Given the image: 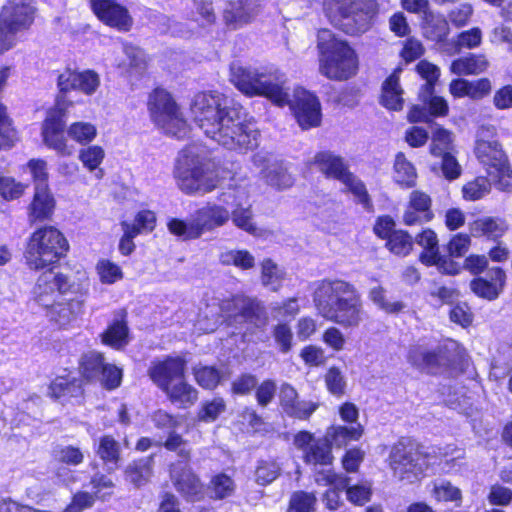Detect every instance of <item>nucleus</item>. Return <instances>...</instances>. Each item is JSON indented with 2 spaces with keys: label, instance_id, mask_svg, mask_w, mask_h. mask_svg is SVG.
<instances>
[{
  "label": "nucleus",
  "instance_id": "nucleus-1",
  "mask_svg": "<svg viewBox=\"0 0 512 512\" xmlns=\"http://www.w3.org/2000/svg\"><path fill=\"white\" fill-rule=\"evenodd\" d=\"M191 113L207 137L229 150L244 152L259 145L260 133L255 123L246 119L241 107L227 106L219 92L195 95Z\"/></svg>",
  "mask_w": 512,
  "mask_h": 512
},
{
  "label": "nucleus",
  "instance_id": "nucleus-2",
  "mask_svg": "<svg viewBox=\"0 0 512 512\" xmlns=\"http://www.w3.org/2000/svg\"><path fill=\"white\" fill-rule=\"evenodd\" d=\"M89 291L90 279L86 271L68 275L49 269L38 276L31 301L42 308L51 321L64 327L84 313Z\"/></svg>",
  "mask_w": 512,
  "mask_h": 512
},
{
  "label": "nucleus",
  "instance_id": "nucleus-3",
  "mask_svg": "<svg viewBox=\"0 0 512 512\" xmlns=\"http://www.w3.org/2000/svg\"><path fill=\"white\" fill-rule=\"evenodd\" d=\"M230 81L243 94L265 96L278 106L289 105L298 124L303 129L317 126L319 109L317 97L304 88H296L288 99L280 85L277 71L244 67L238 63L230 66Z\"/></svg>",
  "mask_w": 512,
  "mask_h": 512
},
{
  "label": "nucleus",
  "instance_id": "nucleus-4",
  "mask_svg": "<svg viewBox=\"0 0 512 512\" xmlns=\"http://www.w3.org/2000/svg\"><path fill=\"white\" fill-rule=\"evenodd\" d=\"M174 177L179 189L188 195L210 193L219 183L217 173L211 168L206 148L196 143L179 152Z\"/></svg>",
  "mask_w": 512,
  "mask_h": 512
},
{
  "label": "nucleus",
  "instance_id": "nucleus-5",
  "mask_svg": "<svg viewBox=\"0 0 512 512\" xmlns=\"http://www.w3.org/2000/svg\"><path fill=\"white\" fill-rule=\"evenodd\" d=\"M363 304L354 285L344 280H322V317L344 328L358 327Z\"/></svg>",
  "mask_w": 512,
  "mask_h": 512
},
{
  "label": "nucleus",
  "instance_id": "nucleus-6",
  "mask_svg": "<svg viewBox=\"0 0 512 512\" xmlns=\"http://www.w3.org/2000/svg\"><path fill=\"white\" fill-rule=\"evenodd\" d=\"M259 310V304L254 299L242 294L234 295L207 304L199 314L195 329L198 332L210 333L223 321L229 324L252 321L258 315Z\"/></svg>",
  "mask_w": 512,
  "mask_h": 512
},
{
  "label": "nucleus",
  "instance_id": "nucleus-7",
  "mask_svg": "<svg viewBox=\"0 0 512 512\" xmlns=\"http://www.w3.org/2000/svg\"><path fill=\"white\" fill-rule=\"evenodd\" d=\"M322 5L331 24L351 35L368 30L377 6L375 0H324Z\"/></svg>",
  "mask_w": 512,
  "mask_h": 512
},
{
  "label": "nucleus",
  "instance_id": "nucleus-8",
  "mask_svg": "<svg viewBox=\"0 0 512 512\" xmlns=\"http://www.w3.org/2000/svg\"><path fill=\"white\" fill-rule=\"evenodd\" d=\"M69 244L64 235L55 227L37 229L29 238L25 259L33 270L44 269L65 257Z\"/></svg>",
  "mask_w": 512,
  "mask_h": 512
},
{
  "label": "nucleus",
  "instance_id": "nucleus-9",
  "mask_svg": "<svg viewBox=\"0 0 512 512\" xmlns=\"http://www.w3.org/2000/svg\"><path fill=\"white\" fill-rule=\"evenodd\" d=\"M322 72L330 79L346 80L355 75L358 59L355 51L347 42L322 29Z\"/></svg>",
  "mask_w": 512,
  "mask_h": 512
},
{
  "label": "nucleus",
  "instance_id": "nucleus-10",
  "mask_svg": "<svg viewBox=\"0 0 512 512\" xmlns=\"http://www.w3.org/2000/svg\"><path fill=\"white\" fill-rule=\"evenodd\" d=\"M230 219V211L216 203H207L192 215L189 223L172 218L167 227L171 234L184 240L199 238L203 233L225 225Z\"/></svg>",
  "mask_w": 512,
  "mask_h": 512
},
{
  "label": "nucleus",
  "instance_id": "nucleus-11",
  "mask_svg": "<svg viewBox=\"0 0 512 512\" xmlns=\"http://www.w3.org/2000/svg\"><path fill=\"white\" fill-rule=\"evenodd\" d=\"M428 455L423 446L410 439L398 441L390 453V467L400 480L413 482L428 468Z\"/></svg>",
  "mask_w": 512,
  "mask_h": 512
},
{
  "label": "nucleus",
  "instance_id": "nucleus-12",
  "mask_svg": "<svg viewBox=\"0 0 512 512\" xmlns=\"http://www.w3.org/2000/svg\"><path fill=\"white\" fill-rule=\"evenodd\" d=\"M148 107L154 123L164 133L178 139L188 134V125L167 91L155 89L149 97Z\"/></svg>",
  "mask_w": 512,
  "mask_h": 512
},
{
  "label": "nucleus",
  "instance_id": "nucleus-13",
  "mask_svg": "<svg viewBox=\"0 0 512 512\" xmlns=\"http://www.w3.org/2000/svg\"><path fill=\"white\" fill-rule=\"evenodd\" d=\"M34 13L31 0H8L0 14V53L14 46L16 33L29 28Z\"/></svg>",
  "mask_w": 512,
  "mask_h": 512
},
{
  "label": "nucleus",
  "instance_id": "nucleus-14",
  "mask_svg": "<svg viewBox=\"0 0 512 512\" xmlns=\"http://www.w3.org/2000/svg\"><path fill=\"white\" fill-rule=\"evenodd\" d=\"M65 113L66 106L58 99L55 107L48 110L41 129L44 144L60 156H70L74 152L64 135Z\"/></svg>",
  "mask_w": 512,
  "mask_h": 512
},
{
  "label": "nucleus",
  "instance_id": "nucleus-15",
  "mask_svg": "<svg viewBox=\"0 0 512 512\" xmlns=\"http://www.w3.org/2000/svg\"><path fill=\"white\" fill-rule=\"evenodd\" d=\"M474 153L488 171L503 167L508 161V156L497 139L496 128L492 125H483L477 131Z\"/></svg>",
  "mask_w": 512,
  "mask_h": 512
},
{
  "label": "nucleus",
  "instance_id": "nucleus-16",
  "mask_svg": "<svg viewBox=\"0 0 512 512\" xmlns=\"http://www.w3.org/2000/svg\"><path fill=\"white\" fill-rule=\"evenodd\" d=\"M80 372L88 381H99L107 389H115L122 380V371L112 364L104 362L101 353L90 351L80 361Z\"/></svg>",
  "mask_w": 512,
  "mask_h": 512
},
{
  "label": "nucleus",
  "instance_id": "nucleus-17",
  "mask_svg": "<svg viewBox=\"0 0 512 512\" xmlns=\"http://www.w3.org/2000/svg\"><path fill=\"white\" fill-rule=\"evenodd\" d=\"M363 434L364 427L360 423L352 426L331 425L328 427L322 437V466L332 463V448H344L349 442L358 441Z\"/></svg>",
  "mask_w": 512,
  "mask_h": 512
},
{
  "label": "nucleus",
  "instance_id": "nucleus-18",
  "mask_svg": "<svg viewBox=\"0 0 512 512\" xmlns=\"http://www.w3.org/2000/svg\"><path fill=\"white\" fill-rule=\"evenodd\" d=\"M100 85V75L91 69L82 71L65 69L57 78V87L61 94L76 90L86 96H92L97 92Z\"/></svg>",
  "mask_w": 512,
  "mask_h": 512
},
{
  "label": "nucleus",
  "instance_id": "nucleus-19",
  "mask_svg": "<svg viewBox=\"0 0 512 512\" xmlns=\"http://www.w3.org/2000/svg\"><path fill=\"white\" fill-rule=\"evenodd\" d=\"M407 360L412 366L432 374L438 373L451 363L448 348L442 345L433 350H428L422 345H414L408 351Z\"/></svg>",
  "mask_w": 512,
  "mask_h": 512
},
{
  "label": "nucleus",
  "instance_id": "nucleus-20",
  "mask_svg": "<svg viewBox=\"0 0 512 512\" xmlns=\"http://www.w3.org/2000/svg\"><path fill=\"white\" fill-rule=\"evenodd\" d=\"M253 165L260 169V176L268 185L277 189H286L293 185L294 179L288 168L268 154L259 152L252 158Z\"/></svg>",
  "mask_w": 512,
  "mask_h": 512
},
{
  "label": "nucleus",
  "instance_id": "nucleus-21",
  "mask_svg": "<svg viewBox=\"0 0 512 512\" xmlns=\"http://www.w3.org/2000/svg\"><path fill=\"white\" fill-rule=\"evenodd\" d=\"M90 6L97 18L104 24L119 31H128L133 20L128 10L115 0H90Z\"/></svg>",
  "mask_w": 512,
  "mask_h": 512
},
{
  "label": "nucleus",
  "instance_id": "nucleus-22",
  "mask_svg": "<svg viewBox=\"0 0 512 512\" xmlns=\"http://www.w3.org/2000/svg\"><path fill=\"white\" fill-rule=\"evenodd\" d=\"M185 366L183 358L167 357L164 360L153 361L148 369V374L160 389H169V386L175 381L184 378Z\"/></svg>",
  "mask_w": 512,
  "mask_h": 512
},
{
  "label": "nucleus",
  "instance_id": "nucleus-23",
  "mask_svg": "<svg viewBox=\"0 0 512 512\" xmlns=\"http://www.w3.org/2000/svg\"><path fill=\"white\" fill-rule=\"evenodd\" d=\"M170 477L176 490L189 500H198L203 494V486L198 476L188 465V461H178L171 465Z\"/></svg>",
  "mask_w": 512,
  "mask_h": 512
},
{
  "label": "nucleus",
  "instance_id": "nucleus-24",
  "mask_svg": "<svg viewBox=\"0 0 512 512\" xmlns=\"http://www.w3.org/2000/svg\"><path fill=\"white\" fill-rule=\"evenodd\" d=\"M505 280V272L500 267H491L485 276L474 278L470 282V289L478 297L492 301L503 291Z\"/></svg>",
  "mask_w": 512,
  "mask_h": 512
},
{
  "label": "nucleus",
  "instance_id": "nucleus-25",
  "mask_svg": "<svg viewBox=\"0 0 512 512\" xmlns=\"http://www.w3.org/2000/svg\"><path fill=\"white\" fill-rule=\"evenodd\" d=\"M431 205L432 200L427 193L419 190L412 191L402 216L403 223L411 226L431 221L434 217Z\"/></svg>",
  "mask_w": 512,
  "mask_h": 512
},
{
  "label": "nucleus",
  "instance_id": "nucleus-26",
  "mask_svg": "<svg viewBox=\"0 0 512 512\" xmlns=\"http://www.w3.org/2000/svg\"><path fill=\"white\" fill-rule=\"evenodd\" d=\"M229 196L233 197L236 203V207L230 212V218H232L234 225L253 236H259L260 229L253 222L251 205L243 206L249 198L247 189L236 187L233 193H229Z\"/></svg>",
  "mask_w": 512,
  "mask_h": 512
},
{
  "label": "nucleus",
  "instance_id": "nucleus-27",
  "mask_svg": "<svg viewBox=\"0 0 512 512\" xmlns=\"http://www.w3.org/2000/svg\"><path fill=\"white\" fill-rule=\"evenodd\" d=\"M260 0H236L229 3L224 11V21L231 29L249 23L260 11Z\"/></svg>",
  "mask_w": 512,
  "mask_h": 512
},
{
  "label": "nucleus",
  "instance_id": "nucleus-28",
  "mask_svg": "<svg viewBox=\"0 0 512 512\" xmlns=\"http://www.w3.org/2000/svg\"><path fill=\"white\" fill-rule=\"evenodd\" d=\"M280 401L284 412L298 419H307L317 409L316 404L298 401L296 390L288 384L281 387Z\"/></svg>",
  "mask_w": 512,
  "mask_h": 512
},
{
  "label": "nucleus",
  "instance_id": "nucleus-29",
  "mask_svg": "<svg viewBox=\"0 0 512 512\" xmlns=\"http://www.w3.org/2000/svg\"><path fill=\"white\" fill-rule=\"evenodd\" d=\"M55 209V199L48 187L35 189L33 201L29 207V219L32 222L49 219Z\"/></svg>",
  "mask_w": 512,
  "mask_h": 512
},
{
  "label": "nucleus",
  "instance_id": "nucleus-30",
  "mask_svg": "<svg viewBox=\"0 0 512 512\" xmlns=\"http://www.w3.org/2000/svg\"><path fill=\"white\" fill-rule=\"evenodd\" d=\"M392 73L382 84L381 104L389 110L399 111L403 108V89L399 84L398 72Z\"/></svg>",
  "mask_w": 512,
  "mask_h": 512
},
{
  "label": "nucleus",
  "instance_id": "nucleus-31",
  "mask_svg": "<svg viewBox=\"0 0 512 512\" xmlns=\"http://www.w3.org/2000/svg\"><path fill=\"white\" fill-rule=\"evenodd\" d=\"M507 229L506 221L498 217H482L470 224V231L473 236H486L493 240L502 237Z\"/></svg>",
  "mask_w": 512,
  "mask_h": 512
},
{
  "label": "nucleus",
  "instance_id": "nucleus-32",
  "mask_svg": "<svg viewBox=\"0 0 512 512\" xmlns=\"http://www.w3.org/2000/svg\"><path fill=\"white\" fill-rule=\"evenodd\" d=\"M322 481H325L327 485L331 486L329 490L325 492L326 506L330 510H336L340 505V493L347 488L349 479L342 473L332 472L330 470L324 472L322 470Z\"/></svg>",
  "mask_w": 512,
  "mask_h": 512
},
{
  "label": "nucleus",
  "instance_id": "nucleus-33",
  "mask_svg": "<svg viewBox=\"0 0 512 512\" xmlns=\"http://www.w3.org/2000/svg\"><path fill=\"white\" fill-rule=\"evenodd\" d=\"M102 337L105 344L116 349H120L128 344L129 331L123 313L116 316Z\"/></svg>",
  "mask_w": 512,
  "mask_h": 512
},
{
  "label": "nucleus",
  "instance_id": "nucleus-34",
  "mask_svg": "<svg viewBox=\"0 0 512 512\" xmlns=\"http://www.w3.org/2000/svg\"><path fill=\"white\" fill-rule=\"evenodd\" d=\"M322 173L341 183L353 174L349 170L347 162L341 156L330 151L322 152Z\"/></svg>",
  "mask_w": 512,
  "mask_h": 512
},
{
  "label": "nucleus",
  "instance_id": "nucleus-35",
  "mask_svg": "<svg viewBox=\"0 0 512 512\" xmlns=\"http://www.w3.org/2000/svg\"><path fill=\"white\" fill-rule=\"evenodd\" d=\"M488 61L483 55L469 54L468 56L458 58L451 63V72L461 75H476L484 72L488 68Z\"/></svg>",
  "mask_w": 512,
  "mask_h": 512
},
{
  "label": "nucleus",
  "instance_id": "nucleus-36",
  "mask_svg": "<svg viewBox=\"0 0 512 512\" xmlns=\"http://www.w3.org/2000/svg\"><path fill=\"white\" fill-rule=\"evenodd\" d=\"M415 242L424 249L420 255V261L422 263L432 266V264L439 260L438 239L433 230H423L416 236Z\"/></svg>",
  "mask_w": 512,
  "mask_h": 512
},
{
  "label": "nucleus",
  "instance_id": "nucleus-37",
  "mask_svg": "<svg viewBox=\"0 0 512 512\" xmlns=\"http://www.w3.org/2000/svg\"><path fill=\"white\" fill-rule=\"evenodd\" d=\"M417 172L414 165L406 159L403 152H398L394 161V180L405 188L416 185Z\"/></svg>",
  "mask_w": 512,
  "mask_h": 512
},
{
  "label": "nucleus",
  "instance_id": "nucleus-38",
  "mask_svg": "<svg viewBox=\"0 0 512 512\" xmlns=\"http://www.w3.org/2000/svg\"><path fill=\"white\" fill-rule=\"evenodd\" d=\"M294 443L307 464L316 466L320 462V441L312 434L302 431L295 436Z\"/></svg>",
  "mask_w": 512,
  "mask_h": 512
},
{
  "label": "nucleus",
  "instance_id": "nucleus-39",
  "mask_svg": "<svg viewBox=\"0 0 512 512\" xmlns=\"http://www.w3.org/2000/svg\"><path fill=\"white\" fill-rule=\"evenodd\" d=\"M50 395L55 399L66 396L77 397L82 393L80 382L70 375L56 377L50 387Z\"/></svg>",
  "mask_w": 512,
  "mask_h": 512
},
{
  "label": "nucleus",
  "instance_id": "nucleus-40",
  "mask_svg": "<svg viewBox=\"0 0 512 512\" xmlns=\"http://www.w3.org/2000/svg\"><path fill=\"white\" fill-rule=\"evenodd\" d=\"M96 453L105 463L108 472H113L118 467L120 446L113 437H102Z\"/></svg>",
  "mask_w": 512,
  "mask_h": 512
},
{
  "label": "nucleus",
  "instance_id": "nucleus-41",
  "mask_svg": "<svg viewBox=\"0 0 512 512\" xmlns=\"http://www.w3.org/2000/svg\"><path fill=\"white\" fill-rule=\"evenodd\" d=\"M152 466V457L134 461L125 470L127 480L138 487L146 484L152 475Z\"/></svg>",
  "mask_w": 512,
  "mask_h": 512
},
{
  "label": "nucleus",
  "instance_id": "nucleus-42",
  "mask_svg": "<svg viewBox=\"0 0 512 512\" xmlns=\"http://www.w3.org/2000/svg\"><path fill=\"white\" fill-rule=\"evenodd\" d=\"M424 34L432 41H442L446 38L449 32L447 20L442 15H436L432 12H427L424 17Z\"/></svg>",
  "mask_w": 512,
  "mask_h": 512
},
{
  "label": "nucleus",
  "instance_id": "nucleus-43",
  "mask_svg": "<svg viewBox=\"0 0 512 512\" xmlns=\"http://www.w3.org/2000/svg\"><path fill=\"white\" fill-rule=\"evenodd\" d=\"M169 398L182 406L193 404L197 400V391L189 384L181 380L175 381L169 389H163Z\"/></svg>",
  "mask_w": 512,
  "mask_h": 512
},
{
  "label": "nucleus",
  "instance_id": "nucleus-44",
  "mask_svg": "<svg viewBox=\"0 0 512 512\" xmlns=\"http://www.w3.org/2000/svg\"><path fill=\"white\" fill-rule=\"evenodd\" d=\"M66 132L71 140L83 146L90 144L97 136L96 126L86 121L73 122Z\"/></svg>",
  "mask_w": 512,
  "mask_h": 512
},
{
  "label": "nucleus",
  "instance_id": "nucleus-45",
  "mask_svg": "<svg viewBox=\"0 0 512 512\" xmlns=\"http://www.w3.org/2000/svg\"><path fill=\"white\" fill-rule=\"evenodd\" d=\"M105 157V151L101 146L90 145L79 151V160L83 166L89 171H96V177L102 178L103 170L99 169L100 164L103 162Z\"/></svg>",
  "mask_w": 512,
  "mask_h": 512
},
{
  "label": "nucleus",
  "instance_id": "nucleus-46",
  "mask_svg": "<svg viewBox=\"0 0 512 512\" xmlns=\"http://www.w3.org/2000/svg\"><path fill=\"white\" fill-rule=\"evenodd\" d=\"M261 281L265 287L277 291L285 277V272L273 260L265 259L262 264Z\"/></svg>",
  "mask_w": 512,
  "mask_h": 512
},
{
  "label": "nucleus",
  "instance_id": "nucleus-47",
  "mask_svg": "<svg viewBox=\"0 0 512 512\" xmlns=\"http://www.w3.org/2000/svg\"><path fill=\"white\" fill-rule=\"evenodd\" d=\"M188 16L201 26L211 25L216 19L213 5L209 0H193Z\"/></svg>",
  "mask_w": 512,
  "mask_h": 512
},
{
  "label": "nucleus",
  "instance_id": "nucleus-48",
  "mask_svg": "<svg viewBox=\"0 0 512 512\" xmlns=\"http://www.w3.org/2000/svg\"><path fill=\"white\" fill-rule=\"evenodd\" d=\"M345 187L351 192L358 204H360L366 211L373 210V203L371 197L366 189L364 182L356 175L352 174L343 182Z\"/></svg>",
  "mask_w": 512,
  "mask_h": 512
},
{
  "label": "nucleus",
  "instance_id": "nucleus-49",
  "mask_svg": "<svg viewBox=\"0 0 512 512\" xmlns=\"http://www.w3.org/2000/svg\"><path fill=\"white\" fill-rule=\"evenodd\" d=\"M324 381L328 392L334 397L341 398L346 393L347 381L340 368L335 366L329 368Z\"/></svg>",
  "mask_w": 512,
  "mask_h": 512
},
{
  "label": "nucleus",
  "instance_id": "nucleus-50",
  "mask_svg": "<svg viewBox=\"0 0 512 512\" xmlns=\"http://www.w3.org/2000/svg\"><path fill=\"white\" fill-rule=\"evenodd\" d=\"M221 263L225 265H234L243 270L254 267L255 258L247 250H229L220 255Z\"/></svg>",
  "mask_w": 512,
  "mask_h": 512
},
{
  "label": "nucleus",
  "instance_id": "nucleus-51",
  "mask_svg": "<svg viewBox=\"0 0 512 512\" xmlns=\"http://www.w3.org/2000/svg\"><path fill=\"white\" fill-rule=\"evenodd\" d=\"M96 272L103 284H114L123 278L121 267L109 259H100L96 264Z\"/></svg>",
  "mask_w": 512,
  "mask_h": 512
},
{
  "label": "nucleus",
  "instance_id": "nucleus-52",
  "mask_svg": "<svg viewBox=\"0 0 512 512\" xmlns=\"http://www.w3.org/2000/svg\"><path fill=\"white\" fill-rule=\"evenodd\" d=\"M166 440L163 441L162 437L155 441V445L164 446L167 450L175 451L178 455L183 458V461H188L190 457V449L187 447V443L183 440L182 436L176 433V430H172L165 434Z\"/></svg>",
  "mask_w": 512,
  "mask_h": 512
},
{
  "label": "nucleus",
  "instance_id": "nucleus-53",
  "mask_svg": "<svg viewBox=\"0 0 512 512\" xmlns=\"http://www.w3.org/2000/svg\"><path fill=\"white\" fill-rule=\"evenodd\" d=\"M452 150L451 133L443 128H438L433 133L430 145V153L435 157H441L450 154Z\"/></svg>",
  "mask_w": 512,
  "mask_h": 512
},
{
  "label": "nucleus",
  "instance_id": "nucleus-54",
  "mask_svg": "<svg viewBox=\"0 0 512 512\" xmlns=\"http://www.w3.org/2000/svg\"><path fill=\"white\" fill-rule=\"evenodd\" d=\"M209 489L217 499H224L233 494L235 490L234 480L225 473H219L212 477Z\"/></svg>",
  "mask_w": 512,
  "mask_h": 512
},
{
  "label": "nucleus",
  "instance_id": "nucleus-55",
  "mask_svg": "<svg viewBox=\"0 0 512 512\" xmlns=\"http://www.w3.org/2000/svg\"><path fill=\"white\" fill-rule=\"evenodd\" d=\"M491 184L486 177H477L462 187L463 197L469 201L483 198L490 192Z\"/></svg>",
  "mask_w": 512,
  "mask_h": 512
},
{
  "label": "nucleus",
  "instance_id": "nucleus-56",
  "mask_svg": "<svg viewBox=\"0 0 512 512\" xmlns=\"http://www.w3.org/2000/svg\"><path fill=\"white\" fill-rule=\"evenodd\" d=\"M438 158L439 162H435L432 164V170L437 171L439 169L442 172L443 176L449 181L455 180L460 177L462 173V168L458 163L457 159L452 155V153L446 154Z\"/></svg>",
  "mask_w": 512,
  "mask_h": 512
},
{
  "label": "nucleus",
  "instance_id": "nucleus-57",
  "mask_svg": "<svg viewBox=\"0 0 512 512\" xmlns=\"http://www.w3.org/2000/svg\"><path fill=\"white\" fill-rule=\"evenodd\" d=\"M413 246L412 237L405 231H394L387 241V247L396 255H407Z\"/></svg>",
  "mask_w": 512,
  "mask_h": 512
},
{
  "label": "nucleus",
  "instance_id": "nucleus-58",
  "mask_svg": "<svg viewBox=\"0 0 512 512\" xmlns=\"http://www.w3.org/2000/svg\"><path fill=\"white\" fill-rule=\"evenodd\" d=\"M369 298L374 304L387 313H398L405 308V304L403 302L387 301L385 299V290L381 286L372 288L369 292Z\"/></svg>",
  "mask_w": 512,
  "mask_h": 512
},
{
  "label": "nucleus",
  "instance_id": "nucleus-59",
  "mask_svg": "<svg viewBox=\"0 0 512 512\" xmlns=\"http://www.w3.org/2000/svg\"><path fill=\"white\" fill-rule=\"evenodd\" d=\"M128 226L133 227L136 234L150 233L156 226V215L151 210L139 211L133 222H128Z\"/></svg>",
  "mask_w": 512,
  "mask_h": 512
},
{
  "label": "nucleus",
  "instance_id": "nucleus-60",
  "mask_svg": "<svg viewBox=\"0 0 512 512\" xmlns=\"http://www.w3.org/2000/svg\"><path fill=\"white\" fill-rule=\"evenodd\" d=\"M345 490L347 499L355 505L363 506L371 499L372 487L369 483L357 484L351 487L347 486Z\"/></svg>",
  "mask_w": 512,
  "mask_h": 512
},
{
  "label": "nucleus",
  "instance_id": "nucleus-61",
  "mask_svg": "<svg viewBox=\"0 0 512 512\" xmlns=\"http://www.w3.org/2000/svg\"><path fill=\"white\" fill-rule=\"evenodd\" d=\"M194 375L197 383L206 389L215 388L220 381L218 370L209 366L196 368Z\"/></svg>",
  "mask_w": 512,
  "mask_h": 512
},
{
  "label": "nucleus",
  "instance_id": "nucleus-62",
  "mask_svg": "<svg viewBox=\"0 0 512 512\" xmlns=\"http://www.w3.org/2000/svg\"><path fill=\"white\" fill-rule=\"evenodd\" d=\"M151 421L154 424V427L160 430L163 435L167 434L172 430H176L179 424V421L176 417L168 414L164 410H157L151 414Z\"/></svg>",
  "mask_w": 512,
  "mask_h": 512
},
{
  "label": "nucleus",
  "instance_id": "nucleus-63",
  "mask_svg": "<svg viewBox=\"0 0 512 512\" xmlns=\"http://www.w3.org/2000/svg\"><path fill=\"white\" fill-rule=\"evenodd\" d=\"M279 474V467L274 461H261L259 462L255 477L257 483L267 485L274 481Z\"/></svg>",
  "mask_w": 512,
  "mask_h": 512
},
{
  "label": "nucleus",
  "instance_id": "nucleus-64",
  "mask_svg": "<svg viewBox=\"0 0 512 512\" xmlns=\"http://www.w3.org/2000/svg\"><path fill=\"white\" fill-rule=\"evenodd\" d=\"M316 498L305 492L295 493L290 500L288 512H311Z\"/></svg>",
  "mask_w": 512,
  "mask_h": 512
}]
</instances>
